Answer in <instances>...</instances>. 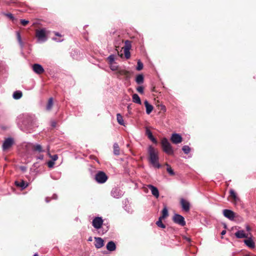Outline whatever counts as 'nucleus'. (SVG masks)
I'll list each match as a JSON object with an SVG mask.
<instances>
[{"mask_svg":"<svg viewBox=\"0 0 256 256\" xmlns=\"http://www.w3.org/2000/svg\"><path fill=\"white\" fill-rule=\"evenodd\" d=\"M17 123L20 129L26 132H30L32 130L36 125V118L31 114H23L17 118Z\"/></svg>","mask_w":256,"mask_h":256,"instance_id":"1","label":"nucleus"},{"mask_svg":"<svg viewBox=\"0 0 256 256\" xmlns=\"http://www.w3.org/2000/svg\"><path fill=\"white\" fill-rule=\"evenodd\" d=\"M104 220L102 217H95L92 222V226L98 230L100 234H104L106 233L109 229V226L103 224Z\"/></svg>","mask_w":256,"mask_h":256,"instance_id":"2","label":"nucleus"},{"mask_svg":"<svg viewBox=\"0 0 256 256\" xmlns=\"http://www.w3.org/2000/svg\"><path fill=\"white\" fill-rule=\"evenodd\" d=\"M148 153L149 160L152 166L156 168H160L161 165L158 162V152L152 146H148Z\"/></svg>","mask_w":256,"mask_h":256,"instance_id":"3","label":"nucleus"},{"mask_svg":"<svg viewBox=\"0 0 256 256\" xmlns=\"http://www.w3.org/2000/svg\"><path fill=\"white\" fill-rule=\"evenodd\" d=\"M161 144L162 150L164 152L169 155L174 154V152L172 146L166 138H163L162 140Z\"/></svg>","mask_w":256,"mask_h":256,"instance_id":"4","label":"nucleus"},{"mask_svg":"<svg viewBox=\"0 0 256 256\" xmlns=\"http://www.w3.org/2000/svg\"><path fill=\"white\" fill-rule=\"evenodd\" d=\"M108 178L106 174L103 171H98L94 176V180L98 184H104L108 180Z\"/></svg>","mask_w":256,"mask_h":256,"instance_id":"5","label":"nucleus"},{"mask_svg":"<svg viewBox=\"0 0 256 256\" xmlns=\"http://www.w3.org/2000/svg\"><path fill=\"white\" fill-rule=\"evenodd\" d=\"M14 140L11 137L6 138L2 144V149L3 151H6L10 149L14 144Z\"/></svg>","mask_w":256,"mask_h":256,"instance_id":"6","label":"nucleus"},{"mask_svg":"<svg viewBox=\"0 0 256 256\" xmlns=\"http://www.w3.org/2000/svg\"><path fill=\"white\" fill-rule=\"evenodd\" d=\"M36 36L38 42H43L46 40L47 38L46 34V30L42 28L40 30H36Z\"/></svg>","mask_w":256,"mask_h":256,"instance_id":"7","label":"nucleus"},{"mask_svg":"<svg viewBox=\"0 0 256 256\" xmlns=\"http://www.w3.org/2000/svg\"><path fill=\"white\" fill-rule=\"evenodd\" d=\"M27 148L32 150L33 152H44V150L42 148V146L38 144L28 143L26 146Z\"/></svg>","mask_w":256,"mask_h":256,"instance_id":"8","label":"nucleus"},{"mask_svg":"<svg viewBox=\"0 0 256 256\" xmlns=\"http://www.w3.org/2000/svg\"><path fill=\"white\" fill-rule=\"evenodd\" d=\"M172 220L174 222L182 226H184L186 224L184 218L179 214H174Z\"/></svg>","mask_w":256,"mask_h":256,"instance_id":"9","label":"nucleus"},{"mask_svg":"<svg viewBox=\"0 0 256 256\" xmlns=\"http://www.w3.org/2000/svg\"><path fill=\"white\" fill-rule=\"evenodd\" d=\"M110 194L114 198H119L123 196L124 192L118 188H114L111 190Z\"/></svg>","mask_w":256,"mask_h":256,"instance_id":"10","label":"nucleus"},{"mask_svg":"<svg viewBox=\"0 0 256 256\" xmlns=\"http://www.w3.org/2000/svg\"><path fill=\"white\" fill-rule=\"evenodd\" d=\"M224 216L230 220H234L235 218V213L230 210L224 209L222 212Z\"/></svg>","mask_w":256,"mask_h":256,"instance_id":"11","label":"nucleus"},{"mask_svg":"<svg viewBox=\"0 0 256 256\" xmlns=\"http://www.w3.org/2000/svg\"><path fill=\"white\" fill-rule=\"evenodd\" d=\"M33 71L36 74H42L44 70L42 65L38 64H34L32 66Z\"/></svg>","mask_w":256,"mask_h":256,"instance_id":"12","label":"nucleus"},{"mask_svg":"<svg viewBox=\"0 0 256 256\" xmlns=\"http://www.w3.org/2000/svg\"><path fill=\"white\" fill-rule=\"evenodd\" d=\"M180 203L183 210L186 212L190 210V203L188 200L182 198L180 199Z\"/></svg>","mask_w":256,"mask_h":256,"instance_id":"13","label":"nucleus"},{"mask_svg":"<svg viewBox=\"0 0 256 256\" xmlns=\"http://www.w3.org/2000/svg\"><path fill=\"white\" fill-rule=\"evenodd\" d=\"M170 140L174 144H178L182 142V137L180 134L174 133L172 134Z\"/></svg>","mask_w":256,"mask_h":256,"instance_id":"14","label":"nucleus"},{"mask_svg":"<svg viewBox=\"0 0 256 256\" xmlns=\"http://www.w3.org/2000/svg\"><path fill=\"white\" fill-rule=\"evenodd\" d=\"M147 187L150 189L151 190L152 194L156 198H158L159 197V191L158 188L153 185L148 184L147 185Z\"/></svg>","mask_w":256,"mask_h":256,"instance_id":"15","label":"nucleus"},{"mask_svg":"<svg viewBox=\"0 0 256 256\" xmlns=\"http://www.w3.org/2000/svg\"><path fill=\"white\" fill-rule=\"evenodd\" d=\"M95 244L94 246L96 248H100L104 246V240L100 238H94Z\"/></svg>","mask_w":256,"mask_h":256,"instance_id":"16","label":"nucleus"},{"mask_svg":"<svg viewBox=\"0 0 256 256\" xmlns=\"http://www.w3.org/2000/svg\"><path fill=\"white\" fill-rule=\"evenodd\" d=\"M146 134L148 136V138L150 140H152L154 143H157L156 140V138H154V137L153 136L152 134V132L148 128H146Z\"/></svg>","mask_w":256,"mask_h":256,"instance_id":"17","label":"nucleus"},{"mask_svg":"<svg viewBox=\"0 0 256 256\" xmlns=\"http://www.w3.org/2000/svg\"><path fill=\"white\" fill-rule=\"evenodd\" d=\"M144 104L146 108V113L149 114L152 111L154 107L152 104L148 103L147 100L144 101Z\"/></svg>","mask_w":256,"mask_h":256,"instance_id":"18","label":"nucleus"},{"mask_svg":"<svg viewBox=\"0 0 256 256\" xmlns=\"http://www.w3.org/2000/svg\"><path fill=\"white\" fill-rule=\"evenodd\" d=\"M235 236L237 238H247V234L244 232L243 230H238L235 233Z\"/></svg>","mask_w":256,"mask_h":256,"instance_id":"19","label":"nucleus"},{"mask_svg":"<svg viewBox=\"0 0 256 256\" xmlns=\"http://www.w3.org/2000/svg\"><path fill=\"white\" fill-rule=\"evenodd\" d=\"M106 248L110 252L114 251L116 248L115 243L113 241L109 242L106 244Z\"/></svg>","mask_w":256,"mask_h":256,"instance_id":"20","label":"nucleus"},{"mask_svg":"<svg viewBox=\"0 0 256 256\" xmlns=\"http://www.w3.org/2000/svg\"><path fill=\"white\" fill-rule=\"evenodd\" d=\"M16 36L17 40L18 42V44H19L21 49H23V48H24V43L22 40L20 34L19 32H16Z\"/></svg>","mask_w":256,"mask_h":256,"instance_id":"21","label":"nucleus"},{"mask_svg":"<svg viewBox=\"0 0 256 256\" xmlns=\"http://www.w3.org/2000/svg\"><path fill=\"white\" fill-rule=\"evenodd\" d=\"M22 96V93L20 90L15 91L12 94V97L14 100L20 99Z\"/></svg>","mask_w":256,"mask_h":256,"instance_id":"22","label":"nucleus"},{"mask_svg":"<svg viewBox=\"0 0 256 256\" xmlns=\"http://www.w3.org/2000/svg\"><path fill=\"white\" fill-rule=\"evenodd\" d=\"M244 242L249 248H254V243L251 238L245 240Z\"/></svg>","mask_w":256,"mask_h":256,"instance_id":"23","label":"nucleus"},{"mask_svg":"<svg viewBox=\"0 0 256 256\" xmlns=\"http://www.w3.org/2000/svg\"><path fill=\"white\" fill-rule=\"evenodd\" d=\"M132 102L138 104H141V100L140 96L136 94H134L132 96Z\"/></svg>","mask_w":256,"mask_h":256,"instance_id":"24","label":"nucleus"},{"mask_svg":"<svg viewBox=\"0 0 256 256\" xmlns=\"http://www.w3.org/2000/svg\"><path fill=\"white\" fill-rule=\"evenodd\" d=\"M136 82L138 84H142L144 82L143 75L142 74L138 75L136 78Z\"/></svg>","mask_w":256,"mask_h":256,"instance_id":"25","label":"nucleus"},{"mask_svg":"<svg viewBox=\"0 0 256 256\" xmlns=\"http://www.w3.org/2000/svg\"><path fill=\"white\" fill-rule=\"evenodd\" d=\"M230 196L235 202H238L239 200V198L237 196L236 193L233 190L230 189Z\"/></svg>","mask_w":256,"mask_h":256,"instance_id":"26","label":"nucleus"},{"mask_svg":"<svg viewBox=\"0 0 256 256\" xmlns=\"http://www.w3.org/2000/svg\"><path fill=\"white\" fill-rule=\"evenodd\" d=\"M15 183L17 186L20 187L22 190L26 188L28 186V184H26L24 180H22L20 182L16 181Z\"/></svg>","mask_w":256,"mask_h":256,"instance_id":"27","label":"nucleus"},{"mask_svg":"<svg viewBox=\"0 0 256 256\" xmlns=\"http://www.w3.org/2000/svg\"><path fill=\"white\" fill-rule=\"evenodd\" d=\"M168 215V210L166 206H164V208L162 210V216H160V218H164L166 217H167Z\"/></svg>","mask_w":256,"mask_h":256,"instance_id":"28","label":"nucleus"},{"mask_svg":"<svg viewBox=\"0 0 256 256\" xmlns=\"http://www.w3.org/2000/svg\"><path fill=\"white\" fill-rule=\"evenodd\" d=\"M116 120L118 122L121 126H124V122L122 116L120 114H116Z\"/></svg>","mask_w":256,"mask_h":256,"instance_id":"29","label":"nucleus"},{"mask_svg":"<svg viewBox=\"0 0 256 256\" xmlns=\"http://www.w3.org/2000/svg\"><path fill=\"white\" fill-rule=\"evenodd\" d=\"M114 154L116 156L120 154V148L117 143H114Z\"/></svg>","mask_w":256,"mask_h":256,"instance_id":"30","label":"nucleus"},{"mask_svg":"<svg viewBox=\"0 0 256 256\" xmlns=\"http://www.w3.org/2000/svg\"><path fill=\"white\" fill-rule=\"evenodd\" d=\"M118 74L120 76H127L128 74V72L124 69H118Z\"/></svg>","mask_w":256,"mask_h":256,"instance_id":"31","label":"nucleus"},{"mask_svg":"<svg viewBox=\"0 0 256 256\" xmlns=\"http://www.w3.org/2000/svg\"><path fill=\"white\" fill-rule=\"evenodd\" d=\"M53 106V98H50L48 100V103L46 106V110H50Z\"/></svg>","mask_w":256,"mask_h":256,"instance_id":"32","label":"nucleus"},{"mask_svg":"<svg viewBox=\"0 0 256 256\" xmlns=\"http://www.w3.org/2000/svg\"><path fill=\"white\" fill-rule=\"evenodd\" d=\"M162 219L163 218L159 217L158 220L156 222V224L158 227L164 228H166V226L162 222Z\"/></svg>","mask_w":256,"mask_h":256,"instance_id":"33","label":"nucleus"},{"mask_svg":"<svg viewBox=\"0 0 256 256\" xmlns=\"http://www.w3.org/2000/svg\"><path fill=\"white\" fill-rule=\"evenodd\" d=\"M125 46L124 48V50H130L132 46H131V42L130 41L128 40H126L125 41Z\"/></svg>","mask_w":256,"mask_h":256,"instance_id":"34","label":"nucleus"},{"mask_svg":"<svg viewBox=\"0 0 256 256\" xmlns=\"http://www.w3.org/2000/svg\"><path fill=\"white\" fill-rule=\"evenodd\" d=\"M110 68L112 71L117 70L118 69V66L116 64V62L110 64Z\"/></svg>","mask_w":256,"mask_h":256,"instance_id":"35","label":"nucleus"},{"mask_svg":"<svg viewBox=\"0 0 256 256\" xmlns=\"http://www.w3.org/2000/svg\"><path fill=\"white\" fill-rule=\"evenodd\" d=\"M182 150L185 154H188L190 151V148L188 146H184L182 148Z\"/></svg>","mask_w":256,"mask_h":256,"instance_id":"36","label":"nucleus"},{"mask_svg":"<svg viewBox=\"0 0 256 256\" xmlns=\"http://www.w3.org/2000/svg\"><path fill=\"white\" fill-rule=\"evenodd\" d=\"M109 64H112L114 62L115 56L114 54H110L107 58Z\"/></svg>","mask_w":256,"mask_h":256,"instance_id":"37","label":"nucleus"},{"mask_svg":"<svg viewBox=\"0 0 256 256\" xmlns=\"http://www.w3.org/2000/svg\"><path fill=\"white\" fill-rule=\"evenodd\" d=\"M143 64L140 62V60H138L136 66V70H140L143 68Z\"/></svg>","mask_w":256,"mask_h":256,"instance_id":"38","label":"nucleus"},{"mask_svg":"<svg viewBox=\"0 0 256 256\" xmlns=\"http://www.w3.org/2000/svg\"><path fill=\"white\" fill-rule=\"evenodd\" d=\"M124 208L128 213L132 214V210L130 206H127L126 204L124 206Z\"/></svg>","mask_w":256,"mask_h":256,"instance_id":"39","label":"nucleus"},{"mask_svg":"<svg viewBox=\"0 0 256 256\" xmlns=\"http://www.w3.org/2000/svg\"><path fill=\"white\" fill-rule=\"evenodd\" d=\"M4 14L12 20H15L14 16L11 13H4Z\"/></svg>","mask_w":256,"mask_h":256,"instance_id":"40","label":"nucleus"},{"mask_svg":"<svg viewBox=\"0 0 256 256\" xmlns=\"http://www.w3.org/2000/svg\"><path fill=\"white\" fill-rule=\"evenodd\" d=\"M124 54L125 57L126 59H128L130 56V50H124Z\"/></svg>","mask_w":256,"mask_h":256,"instance_id":"41","label":"nucleus"},{"mask_svg":"<svg viewBox=\"0 0 256 256\" xmlns=\"http://www.w3.org/2000/svg\"><path fill=\"white\" fill-rule=\"evenodd\" d=\"M166 170L170 175L174 176V170L170 167H168L166 168Z\"/></svg>","mask_w":256,"mask_h":256,"instance_id":"42","label":"nucleus"},{"mask_svg":"<svg viewBox=\"0 0 256 256\" xmlns=\"http://www.w3.org/2000/svg\"><path fill=\"white\" fill-rule=\"evenodd\" d=\"M136 90L141 94H143L144 92V88L142 86H139L136 88Z\"/></svg>","mask_w":256,"mask_h":256,"instance_id":"43","label":"nucleus"},{"mask_svg":"<svg viewBox=\"0 0 256 256\" xmlns=\"http://www.w3.org/2000/svg\"><path fill=\"white\" fill-rule=\"evenodd\" d=\"M54 162L53 160H50L48 162V166L49 168H52L54 166Z\"/></svg>","mask_w":256,"mask_h":256,"instance_id":"44","label":"nucleus"},{"mask_svg":"<svg viewBox=\"0 0 256 256\" xmlns=\"http://www.w3.org/2000/svg\"><path fill=\"white\" fill-rule=\"evenodd\" d=\"M29 22V21L26 20H20V23L22 24L24 26H26L27 24H28Z\"/></svg>","mask_w":256,"mask_h":256,"instance_id":"45","label":"nucleus"},{"mask_svg":"<svg viewBox=\"0 0 256 256\" xmlns=\"http://www.w3.org/2000/svg\"><path fill=\"white\" fill-rule=\"evenodd\" d=\"M50 158H52V160L55 162L58 158V156L57 154H54L53 156H50Z\"/></svg>","mask_w":256,"mask_h":256,"instance_id":"46","label":"nucleus"},{"mask_svg":"<svg viewBox=\"0 0 256 256\" xmlns=\"http://www.w3.org/2000/svg\"><path fill=\"white\" fill-rule=\"evenodd\" d=\"M36 158L38 160H42L44 159V156L42 154H40Z\"/></svg>","mask_w":256,"mask_h":256,"instance_id":"47","label":"nucleus"},{"mask_svg":"<svg viewBox=\"0 0 256 256\" xmlns=\"http://www.w3.org/2000/svg\"><path fill=\"white\" fill-rule=\"evenodd\" d=\"M56 122H54V121L52 122L51 126H52V127H53V128L56 127Z\"/></svg>","mask_w":256,"mask_h":256,"instance_id":"48","label":"nucleus"},{"mask_svg":"<svg viewBox=\"0 0 256 256\" xmlns=\"http://www.w3.org/2000/svg\"><path fill=\"white\" fill-rule=\"evenodd\" d=\"M54 40L58 42H60L63 40H57L56 38H54Z\"/></svg>","mask_w":256,"mask_h":256,"instance_id":"49","label":"nucleus"},{"mask_svg":"<svg viewBox=\"0 0 256 256\" xmlns=\"http://www.w3.org/2000/svg\"><path fill=\"white\" fill-rule=\"evenodd\" d=\"M58 198L57 195H56V194H53V196H52V198L53 199H56V198Z\"/></svg>","mask_w":256,"mask_h":256,"instance_id":"50","label":"nucleus"},{"mask_svg":"<svg viewBox=\"0 0 256 256\" xmlns=\"http://www.w3.org/2000/svg\"><path fill=\"white\" fill-rule=\"evenodd\" d=\"M185 239L186 241H188V242H190L191 240H190V238H187V237H186L185 238Z\"/></svg>","mask_w":256,"mask_h":256,"instance_id":"51","label":"nucleus"},{"mask_svg":"<svg viewBox=\"0 0 256 256\" xmlns=\"http://www.w3.org/2000/svg\"><path fill=\"white\" fill-rule=\"evenodd\" d=\"M226 233V231L225 230H224L221 232V234L223 236V235L225 234Z\"/></svg>","mask_w":256,"mask_h":256,"instance_id":"52","label":"nucleus"},{"mask_svg":"<svg viewBox=\"0 0 256 256\" xmlns=\"http://www.w3.org/2000/svg\"><path fill=\"white\" fill-rule=\"evenodd\" d=\"M55 35L56 36H61V35L58 32H55Z\"/></svg>","mask_w":256,"mask_h":256,"instance_id":"53","label":"nucleus"},{"mask_svg":"<svg viewBox=\"0 0 256 256\" xmlns=\"http://www.w3.org/2000/svg\"><path fill=\"white\" fill-rule=\"evenodd\" d=\"M88 242H92V237L90 236V238H88Z\"/></svg>","mask_w":256,"mask_h":256,"instance_id":"54","label":"nucleus"},{"mask_svg":"<svg viewBox=\"0 0 256 256\" xmlns=\"http://www.w3.org/2000/svg\"><path fill=\"white\" fill-rule=\"evenodd\" d=\"M50 201V200L48 199V198H46V202H48Z\"/></svg>","mask_w":256,"mask_h":256,"instance_id":"55","label":"nucleus"},{"mask_svg":"<svg viewBox=\"0 0 256 256\" xmlns=\"http://www.w3.org/2000/svg\"><path fill=\"white\" fill-rule=\"evenodd\" d=\"M21 170L23 171L25 170H26V168L24 167V166H22L20 168Z\"/></svg>","mask_w":256,"mask_h":256,"instance_id":"56","label":"nucleus"},{"mask_svg":"<svg viewBox=\"0 0 256 256\" xmlns=\"http://www.w3.org/2000/svg\"><path fill=\"white\" fill-rule=\"evenodd\" d=\"M127 108H128V110H130V106H127Z\"/></svg>","mask_w":256,"mask_h":256,"instance_id":"57","label":"nucleus"},{"mask_svg":"<svg viewBox=\"0 0 256 256\" xmlns=\"http://www.w3.org/2000/svg\"><path fill=\"white\" fill-rule=\"evenodd\" d=\"M124 202L125 203H126L127 202H128V199H126V200H124Z\"/></svg>","mask_w":256,"mask_h":256,"instance_id":"58","label":"nucleus"},{"mask_svg":"<svg viewBox=\"0 0 256 256\" xmlns=\"http://www.w3.org/2000/svg\"><path fill=\"white\" fill-rule=\"evenodd\" d=\"M246 229L248 230H250V227L248 226H246Z\"/></svg>","mask_w":256,"mask_h":256,"instance_id":"59","label":"nucleus"},{"mask_svg":"<svg viewBox=\"0 0 256 256\" xmlns=\"http://www.w3.org/2000/svg\"><path fill=\"white\" fill-rule=\"evenodd\" d=\"M33 256H38L37 253H36Z\"/></svg>","mask_w":256,"mask_h":256,"instance_id":"60","label":"nucleus"}]
</instances>
